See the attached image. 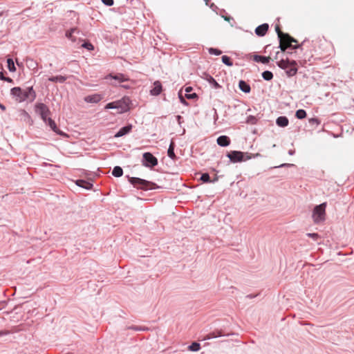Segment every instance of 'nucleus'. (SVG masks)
<instances>
[{
  "mask_svg": "<svg viewBox=\"0 0 354 354\" xmlns=\"http://www.w3.org/2000/svg\"><path fill=\"white\" fill-rule=\"evenodd\" d=\"M176 120H177V122H178V124H180L181 121L183 120V118L180 115H177L176 116Z\"/></svg>",
  "mask_w": 354,
  "mask_h": 354,
  "instance_id": "8fccbe9b",
  "label": "nucleus"
},
{
  "mask_svg": "<svg viewBox=\"0 0 354 354\" xmlns=\"http://www.w3.org/2000/svg\"><path fill=\"white\" fill-rule=\"evenodd\" d=\"M295 151L294 149H290V150L288 151V154H289V155H290V156L294 155V154H295Z\"/></svg>",
  "mask_w": 354,
  "mask_h": 354,
  "instance_id": "603ef678",
  "label": "nucleus"
},
{
  "mask_svg": "<svg viewBox=\"0 0 354 354\" xmlns=\"http://www.w3.org/2000/svg\"><path fill=\"white\" fill-rule=\"evenodd\" d=\"M30 61L31 62V65L30 66L34 67V68H35L37 66V64L36 62H33L32 59H30Z\"/></svg>",
  "mask_w": 354,
  "mask_h": 354,
  "instance_id": "3c124183",
  "label": "nucleus"
},
{
  "mask_svg": "<svg viewBox=\"0 0 354 354\" xmlns=\"http://www.w3.org/2000/svg\"><path fill=\"white\" fill-rule=\"evenodd\" d=\"M207 81L208 82L212 85V86L214 88H221V85L215 80V79L211 76V75H208V77H207Z\"/></svg>",
  "mask_w": 354,
  "mask_h": 354,
  "instance_id": "cd10ccee",
  "label": "nucleus"
},
{
  "mask_svg": "<svg viewBox=\"0 0 354 354\" xmlns=\"http://www.w3.org/2000/svg\"><path fill=\"white\" fill-rule=\"evenodd\" d=\"M162 91V86L159 81H156L153 83V86L152 89L150 91V94L151 95L157 96L160 94Z\"/></svg>",
  "mask_w": 354,
  "mask_h": 354,
  "instance_id": "4468645a",
  "label": "nucleus"
},
{
  "mask_svg": "<svg viewBox=\"0 0 354 354\" xmlns=\"http://www.w3.org/2000/svg\"><path fill=\"white\" fill-rule=\"evenodd\" d=\"M158 163V159L150 152H145L142 154V164L149 168H153Z\"/></svg>",
  "mask_w": 354,
  "mask_h": 354,
  "instance_id": "1a4fd4ad",
  "label": "nucleus"
},
{
  "mask_svg": "<svg viewBox=\"0 0 354 354\" xmlns=\"http://www.w3.org/2000/svg\"><path fill=\"white\" fill-rule=\"evenodd\" d=\"M131 103V99L127 97L124 96L122 99L114 101L112 102H109L106 104L104 109H118V113H123L125 112H127L129 110V106Z\"/></svg>",
  "mask_w": 354,
  "mask_h": 354,
  "instance_id": "7ed1b4c3",
  "label": "nucleus"
},
{
  "mask_svg": "<svg viewBox=\"0 0 354 354\" xmlns=\"http://www.w3.org/2000/svg\"><path fill=\"white\" fill-rule=\"evenodd\" d=\"M112 175L115 177H121L123 175V169L120 166H115L113 169Z\"/></svg>",
  "mask_w": 354,
  "mask_h": 354,
  "instance_id": "393cba45",
  "label": "nucleus"
},
{
  "mask_svg": "<svg viewBox=\"0 0 354 354\" xmlns=\"http://www.w3.org/2000/svg\"><path fill=\"white\" fill-rule=\"evenodd\" d=\"M329 54L318 53L317 50H315V53L311 55L308 59L306 57H304L303 62L304 64H308L312 65L317 64V61L323 60L324 63H328L329 62Z\"/></svg>",
  "mask_w": 354,
  "mask_h": 354,
  "instance_id": "0eeeda50",
  "label": "nucleus"
},
{
  "mask_svg": "<svg viewBox=\"0 0 354 354\" xmlns=\"http://www.w3.org/2000/svg\"><path fill=\"white\" fill-rule=\"evenodd\" d=\"M200 348H201V345L199 343H198L196 342L192 343L191 345H189L188 346V349L191 351H198L200 350Z\"/></svg>",
  "mask_w": 354,
  "mask_h": 354,
  "instance_id": "2f4dec72",
  "label": "nucleus"
},
{
  "mask_svg": "<svg viewBox=\"0 0 354 354\" xmlns=\"http://www.w3.org/2000/svg\"><path fill=\"white\" fill-rule=\"evenodd\" d=\"M0 109L2 111H5L6 110V106L3 104H0Z\"/></svg>",
  "mask_w": 354,
  "mask_h": 354,
  "instance_id": "4d7b16f0",
  "label": "nucleus"
},
{
  "mask_svg": "<svg viewBox=\"0 0 354 354\" xmlns=\"http://www.w3.org/2000/svg\"><path fill=\"white\" fill-rule=\"evenodd\" d=\"M214 122H216L217 121V120L218 119V115L217 113L216 109H214Z\"/></svg>",
  "mask_w": 354,
  "mask_h": 354,
  "instance_id": "c03bdc74",
  "label": "nucleus"
},
{
  "mask_svg": "<svg viewBox=\"0 0 354 354\" xmlns=\"http://www.w3.org/2000/svg\"><path fill=\"white\" fill-rule=\"evenodd\" d=\"M276 124L280 127H286L289 124V120L286 116H279L276 120Z\"/></svg>",
  "mask_w": 354,
  "mask_h": 354,
  "instance_id": "6ab92c4d",
  "label": "nucleus"
},
{
  "mask_svg": "<svg viewBox=\"0 0 354 354\" xmlns=\"http://www.w3.org/2000/svg\"><path fill=\"white\" fill-rule=\"evenodd\" d=\"M239 87L241 91L245 93H249L251 91V88L249 84L244 80H240L239 82Z\"/></svg>",
  "mask_w": 354,
  "mask_h": 354,
  "instance_id": "4be33fe9",
  "label": "nucleus"
},
{
  "mask_svg": "<svg viewBox=\"0 0 354 354\" xmlns=\"http://www.w3.org/2000/svg\"><path fill=\"white\" fill-rule=\"evenodd\" d=\"M180 101L182 104H185V105H187L188 103L187 102V101L181 96H180Z\"/></svg>",
  "mask_w": 354,
  "mask_h": 354,
  "instance_id": "de8ad7c7",
  "label": "nucleus"
},
{
  "mask_svg": "<svg viewBox=\"0 0 354 354\" xmlns=\"http://www.w3.org/2000/svg\"><path fill=\"white\" fill-rule=\"evenodd\" d=\"M67 354H71V353H67Z\"/></svg>",
  "mask_w": 354,
  "mask_h": 354,
  "instance_id": "680f3d73",
  "label": "nucleus"
},
{
  "mask_svg": "<svg viewBox=\"0 0 354 354\" xmlns=\"http://www.w3.org/2000/svg\"><path fill=\"white\" fill-rule=\"evenodd\" d=\"M277 65L285 71L288 77H293L298 71L297 62L295 60H290L288 58L281 59L277 62Z\"/></svg>",
  "mask_w": 354,
  "mask_h": 354,
  "instance_id": "20e7f679",
  "label": "nucleus"
},
{
  "mask_svg": "<svg viewBox=\"0 0 354 354\" xmlns=\"http://www.w3.org/2000/svg\"><path fill=\"white\" fill-rule=\"evenodd\" d=\"M284 39L279 44V48L281 51L286 52V50L288 48L291 50L301 48L304 45L306 41H304L301 44L292 45V43H297V40L291 37L289 34L284 35Z\"/></svg>",
  "mask_w": 354,
  "mask_h": 354,
  "instance_id": "423d86ee",
  "label": "nucleus"
},
{
  "mask_svg": "<svg viewBox=\"0 0 354 354\" xmlns=\"http://www.w3.org/2000/svg\"><path fill=\"white\" fill-rule=\"evenodd\" d=\"M261 75H262V77L263 78V80H265L266 81H270L273 78V74L270 71H263Z\"/></svg>",
  "mask_w": 354,
  "mask_h": 354,
  "instance_id": "c85d7f7f",
  "label": "nucleus"
},
{
  "mask_svg": "<svg viewBox=\"0 0 354 354\" xmlns=\"http://www.w3.org/2000/svg\"><path fill=\"white\" fill-rule=\"evenodd\" d=\"M257 118L254 115H249L247 118L246 123L250 124H255L257 122Z\"/></svg>",
  "mask_w": 354,
  "mask_h": 354,
  "instance_id": "f704fd0d",
  "label": "nucleus"
},
{
  "mask_svg": "<svg viewBox=\"0 0 354 354\" xmlns=\"http://www.w3.org/2000/svg\"><path fill=\"white\" fill-rule=\"evenodd\" d=\"M200 180L203 183H211V182H215L217 180V178H216L214 180H211L210 176L208 173H203L202 174Z\"/></svg>",
  "mask_w": 354,
  "mask_h": 354,
  "instance_id": "a878e982",
  "label": "nucleus"
},
{
  "mask_svg": "<svg viewBox=\"0 0 354 354\" xmlns=\"http://www.w3.org/2000/svg\"><path fill=\"white\" fill-rule=\"evenodd\" d=\"M275 30H276V32L277 33V36H278V38H279V44H280L284 39V37H285L284 35H286V33L283 32L281 30V29H280L279 26H277L275 27Z\"/></svg>",
  "mask_w": 354,
  "mask_h": 354,
  "instance_id": "c756f323",
  "label": "nucleus"
},
{
  "mask_svg": "<svg viewBox=\"0 0 354 354\" xmlns=\"http://www.w3.org/2000/svg\"><path fill=\"white\" fill-rule=\"evenodd\" d=\"M326 203H323L315 207L313 212V218L315 223H319L325 220Z\"/></svg>",
  "mask_w": 354,
  "mask_h": 354,
  "instance_id": "6e6552de",
  "label": "nucleus"
},
{
  "mask_svg": "<svg viewBox=\"0 0 354 354\" xmlns=\"http://www.w3.org/2000/svg\"><path fill=\"white\" fill-rule=\"evenodd\" d=\"M102 99L100 94L95 93L93 95H87L84 97V101L87 103H97Z\"/></svg>",
  "mask_w": 354,
  "mask_h": 354,
  "instance_id": "9b49d317",
  "label": "nucleus"
},
{
  "mask_svg": "<svg viewBox=\"0 0 354 354\" xmlns=\"http://www.w3.org/2000/svg\"><path fill=\"white\" fill-rule=\"evenodd\" d=\"M175 147L176 145L174 142L171 140L167 150V156L174 160H175L177 158L174 152Z\"/></svg>",
  "mask_w": 354,
  "mask_h": 354,
  "instance_id": "aec40b11",
  "label": "nucleus"
},
{
  "mask_svg": "<svg viewBox=\"0 0 354 354\" xmlns=\"http://www.w3.org/2000/svg\"><path fill=\"white\" fill-rule=\"evenodd\" d=\"M295 116L298 119H304L306 117V112L304 109H299L296 111Z\"/></svg>",
  "mask_w": 354,
  "mask_h": 354,
  "instance_id": "473e14b6",
  "label": "nucleus"
},
{
  "mask_svg": "<svg viewBox=\"0 0 354 354\" xmlns=\"http://www.w3.org/2000/svg\"><path fill=\"white\" fill-rule=\"evenodd\" d=\"M269 28V26L268 24H263L259 26H257L255 29V33L259 37L264 36L268 32Z\"/></svg>",
  "mask_w": 354,
  "mask_h": 354,
  "instance_id": "ddd939ff",
  "label": "nucleus"
},
{
  "mask_svg": "<svg viewBox=\"0 0 354 354\" xmlns=\"http://www.w3.org/2000/svg\"><path fill=\"white\" fill-rule=\"evenodd\" d=\"M102 2L107 6H111L114 3L113 0H102Z\"/></svg>",
  "mask_w": 354,
  "mask_h": 354,
  "instance_id": "ea45409f",
  "label": "nucleus"
},
{
  "mask_svg": "<svg viewBox=\"0 0 354 354\" xmlns=\"http://www.w3.org/2000/svg\"><path fill=\"white\" fill-rule=\"evenodd\" d=\"M253 60L256 62H260L262 64H267L270 62V57L259 55H254Z\"/></svg>",
  "mask_w": 354,
  "mask_h": 354,
  "instance_id": "412c9836",
  "label": "nucleus"
},
{
  "mask_svg": "<svg viewBox=\"0 0 354 354\" xmlns=\"http://www.w3.org/2000/svg\"><path fill=\"white\" fill-rule=\"evenodd\" d=\"M82 46L88 50H93L94 49L93 45L88 41L84 42Z\"/></svg>",
  "mask_w": 354,
  "mask_h": 354,
  "instance_id": "e433bc0d",
  "label": "nucleus"
},
{
  "mask_svg": "<svg viewBox=\"0 0 354 354\" xmlns=\"http://www.w3.org/2000/svg\"><path fill=\"white\" fill-rule=\"evenodd\" d=\"M128 177L129 182L136 188L144 191L158 189L159 186L155 183L140 178L138 177Z\"/></svg>",
  "mask_w": 354,
  "mask_h": 354,
  "instance_id": "f03ea898",
  "label": "nucleus"
},
{
  "mask_svg": "<svg viewBox=\"0 0 354 354\" xmlns=\"http://www.w3.org/2000/svg\"><path fill=\"white\" fill-rule=\"evenodd\" d=\"M35 112L39 114L44 122H47L48 116L50 114L49 108L44 103H37L35 106Z\"/></svg>",
  "mask_w": 354,
  "mask_h": 354,
  "instance_id": "9d476101",
  "label": "nucleus"
},
{
  "mask_svg": "<svg viewBox=\"0 0 354 354\" xmlns=\"http://www.w3.org/2000/svg\"><path fill=\"white\" fill-rule=\"evenodd\" d=\"M256 297V295H252V294H250V295H248L246 296L247 298H250V299H252V298H254Z\"/></svg>",
  "mask_w": 354,
  "mask_h": 354,
  "instance_id": "864d4df0",
  "label": "nucleus"
},
{
  "mask_svg": "<svg viewBox=\"0 0 354 354\" xmlns=\"http://www.w3.org/2000/svg\"><path fill=\"white\" fill-rule=\"evenodd\" d=\"M308 122L311 125H318L320 123L319 120L315 118H310Z\"/></svg>",
  "mask_w": 354,
  "mask_h": 354,
  "instance_id": "58836bf2",
  "label": "nucleus"
},
{
  "mask_svg": "<svg viewBox=\"0 0 354 354\" xmlns=\"http://www.w3.org/2000/svg\"><path fill=\"white\" fill-rule=\"evenodd\" d=\"M46 124H48L50 129L55 132L58 135H63V132L59 131V129L57 128L55 122L54 120H53L50 118H48L47 120V122H45Z\"/></svg>",
  "mask_w": 354,
  "mask_h": 354,
  "instance_id": "a211bd4d",
  "label": "nucleus"
},
{
  "mask_svg": "<svg viewBox=\"0 0 354 354\" xmlns=\"http://www.w3.org/2000/svg\"><path fill=\"white\" fill-rule=\"evenodd\" d=\"M0 306H4V303L3 302H0ZM2 307L0 306V310L1 309Z\"/></svg>",
  "mask_w": 354,
  "mask_h": 354,
  "instance_id": "052dcab7",
  "label": "nucleus"
},
{
  "mask_svg": "<svg viewBox=\"0 0 354 354\" xmlns=\"http://www.w3.org/2000/svg\"><path fill=\"white\" fill-rule=\"evenodd\" d=\"M225 20L230 21L232 18L230 17H224Z\"/></svg>",
  "mask_w": 354,
  "mask_h": 354,
  "instance_id": "13d9d810",
  "label": "nucleus"
},
{
  "mask_svg": "<svg viewBox=\"0 0 354 354\" xmlns=\"http://www.w3.org/2000/svg\"><path fill=\"white\" fill-rule=\"evenodd\" d=\"M260 156H261V155L259 153L252 154L240 151H231L227 154V157L229 158L232 162H240Z\"/></svg>",
  "mask_w": 354,
  "mask_h": 354,
  "instance_id": "39448f33",
  "label": "nucleus"
},
{
  "mask_svg": "<svg viewBox=\"0 0 354 354\" xmlns=\"http://www.w3.org/2000/svg\"><path fill=\"white\" fill-rule=\"evenodd\" d=\"M0 80L4 81L6 80V76L4 75V72H0Z\"/></svg>",
  "mask_w": 354,
  "mask_h": 354,
  "instance_id": "49530a36",
  "label": "nucleus"
},
{
  "mask_svg": "<svg viewBox=\"0 0 354 354\" xmlns=\"http://www.w3.org/2000/svg\"><path fill=\"white\" fill-rule=\"evenodd\" d=\"M216 142L221 147H227L230 144V139L227 136H221L217 138Z\"/></svg>",
  "mask_w": 354,
  "mask_h": 354,
  "instance_id": "dca6fc26",
  "label": "nucleus"
},
{
  "mask_svg": "<svg viewBox=\"0 0 354 354\" xmlns=\"http://www.w3.org/2000/svg\"><path fill=\"white\" fill-rule=\"evenodd\" d=\"M127 329L133 330L135 331H147L149 330V328L146 326H130L127 327Z\"/></svg>",
  "mask_w": 354,
  "mask_h": 354,
  "instance_id": "bb28decb",
  "label": "nucleus"
},
{
  "mask_svg": "<svg viewBox=\"0 0 354 354\" xmlns=\"http://www.w3.org/2000/svg\"><path fill=\"white\" fill-rule=\"evenodd\" d=\"M10 333V332L7 330H0V337L9 335Z\"/></svg>",
  "mask_w": 354,
  "mask_h": 354,
  "instance_id": "37998d69",
  "label": "nucleus"
},
{
  "mask_svg": "<svg viewBox=\"0 0 354 354\" xmlns=\"http://www.w3.org/2000/svg\"><path fill=\"white\" fill-rule=\"evenodd\" d=\"M121 86H122V88H126V89H129V88H130V86H129V85H127V84H122V85H121Z\"/></svg>",
  "mask_w": 354,
  "mask_h": 354,
  "instance_id": "6e6d98bb",
  "label": "nucleus"
},
{
  "mask_svg": "<svg viewBox=\"0 0 354 354\" xmlns=\"http://www.w3.org/2000/svg\"><path fill=\"white\" fill-rule=\"evenodd\" d=\"M198 96H197V95L195 93H186L185 94V97L187 99H195Z\"/></svg>",
  "mask_w": 354,
  "mask_h": 354,
  "instance_id": "a19ab883",
  "label": "nucleus"
},
{
  "mask_svg": "<svg viewBox=\"0 0 354 354\" xmlns=\"http://www.w3.org/2000/svg\"><path fill=\"white\" fill-rule=\"evenodd\" d=\"M10 95L18 102H23L26 100L32 102L37 97L36 92L32 86L27 87L26 89H22L19 86L13 87L10 90Z\"/></svg>",
  "mask_w": 354,
  "mask_h": 354,
  "instance_id": "f257e3e1",
  "label": "nucleus"
},
{
  "mask_svg": "<svg viewBox=\"0 0 354 354\" xmlns=\"http://www.w3.org/2000/svg\"><path fill=\"white\" fill-rule=\"evenodd\" d=\"M192 90V87H187L185 91L187 93H189V92Z\"/></svg>",
  "mask_w": 354,
  "mask_h": 354,
  "instance_id": "5fc2aeb1",
  "label": "nucleus"
},
{
  "mask_svg": "<svg viewBox=\"0 0 354 354\" xmlns=\"http://www.w3.org/2000/svg\"><path fill=\"white\" fill-rule=\"evenodd\" d=\"M77 31V28H71L66 32V37L70 39H73V35Z\"/></svg>",
  "mask_w": 354,
  "mask_h": 354,
  "instance_id": "c9c22d12",
  "label": "nucleus"
},
{
  "mask_svg": "<svg viewBox=\"0 0 354 354\" xmlns=\"http://www.w3.org/2000/svg\"><path fill=\"white\" fill-rule=\"evenodd\" d=\"M8 68L10 71L14 72L16 71V67L15 66L14 61L12 58H8L7 59Z\"/></svg>",
  "mask_w": 354,
  "mask_h": 354,
  "instance_id": "7c9ffc66",
  "label": "nucleus"
},
{
  "mask_svg": "<svg viewBox=\"0 0 354 354\" xmlns=\"http://www.w3.org/2000/svg\"><path fill=\"white\" fill-rule=\"evenodd\" d=\"M4 81L9 82V83H14L13 80L9 77H6V80Z\"/></svg>",
  "mask_w": 354,
  "mask_h": 354,
  "instance_id": "09e8293b",
  "label": "nucleus"
},
{
  "mask_svg": "<svg viewBox=\"0 0 354 354\" xmlns=\"http://www.w3.org/2000/svg\"><path fill=\"white\" fill-rule=\"evenodd\" d=\"M22 112H23V113H24L25 115H26V116L29 117L28 113L25 110H23V111H22Z\"/></svg>",
  "mask_w": 354,
  "mask_h": 354,
  "instance_id": "bf43d9fd",
  "label": "nucleus"
},
{
  "mask_svg": "<svg viewBox=\"0 0 354 354\" xmlns=\"http://www.w3.org/2000/svg\"><path fill=\"white\" fill-rule=\"evenodd\" d=\"M223 335H224L223 334L221 330H215V331H213V332H211V333H208L204 337V339H210L216 338V337H221Z\"/></svg>",
  "mask_w": 354,
  "mask_h": 354,
  "instance_id": "b1692460",
  "label": "nucleus"
},
{
  "mask_svg": "<svg viewBox=\"0 0 354 354\" xmlns=\"http://www.w3.org/2000/svg\"><path fill=\"white\" fill-rule=\"evenodd\" d=\"M292 166H294L293 164L283 163V164H281V165H279L278 167H292Z\"/></svg>",
  "mask_w": 354,
  "mask_h": 354,
  "instance_id": "a18cd8bd",
  "label": "nucleus"
},
{
  "mask_svg": "<svg viewBox=\"0 0 354 354\" xmlns=\"http://www.w3.org/2000/svg\"><path fill=\"white\" fill-rule=\"evenodd\" d=\"M132 124H127L115 134V138H120L124 136L131 132L132 129Z\"/></svg>",
  "mask_w": 354,
  "mask_h": 354,
  "instance_id": "f8f14e48",
  "label": "nucleus"
},
{
  "mask_svg": "<svg viewBox=\"0 0 354 354\" xmlns=\"http://www.w3.org/2000/svg\"><path fill=\"white\" fill-rule=\"evenodd\" d=\"M211 55H219L222 53V51L217 48H210L208 50Z\"/></svg>",
  "mask_w": 354,
  "mask_h": 354,
  "instance_id": "4c0bfd02",
  "label": "nucleus"
},
{
  "mask_svg": "<svg viewBox=\"0 0 354 354\" xmlns=\"http://www.w3.org/2000/svg\"><path fill=\"white\" fill-rule=\"evenodd\" d=\"M306 235L308 237L313 238L314 240H317L319 237V235L317 233H308Z\"/></svg>",
  "mask_w": 354,
  "mask_h": 354,
  "instance_id": "79ce46f5",
  "label": "nucleus"
},
{
  "mask_svg": "<svg viewBox=\"0 0 354 354\" xmlns=\"http://www.w3.org/2000/svg\"><path fill=\"white\" fill-rule=\"evenodd\" d=\"M109 78L117 80L120 83L129 80V79L122 73H117L116 75L109 74L106 77V79L108 80Z\"/></svg>",
  "mask_w": 354,
  "mask_h": 354,
  "instance_id": "2eb2a0df",
  "label": "nucleus"
},
{
  "mask_svg": "<svg viewBox=\"0 0 354 354\" xmlns=\"http://www.w3.org/2000/svg\"><path fill=\"white\" fill-rule=\"evenodd\" d=\"M221 59H222V62L224 64H225L228 66H232L233 65V62L230 57H228L227 55H223V56H222Z\"/></svg>",
  "mask_w": 354,
  "mask_h": 354,
  "instance_id": "72a5a7b5",
  "label": "nucleus"
},
{
  "mask_svg": "<svg viewBox=\"0 0 354 354\" xmlns=\"http://www.w3.org/2000/svg\"><path fill=\"white\" fill-rule=\"evenodd\" d=\"M67 77L62 75L51 76L48 78V81L52 82L64 83L66 80Z\"/></svg>",
  "mask_w": 354,
  "mask_h": 354,
  "instance_id": "5701e85b",
  "label": "nucleus"
},
{
  "mask_svg": "<svg viewBox=\"0 0 354 354\" xmlns=\"http://www.w3.org/2000/svg\"><path fill=\"white\" fill-rule=\"evenodd\" d=\"M75 184L86 189H91L93 187V184L84 179H78L76 180Z\"/></svg>",
  "mask_w": 354,
  "mask_h": 354,
  "instance_id": "f3484780",
  "label": "nucleus"
}]
</instances>
